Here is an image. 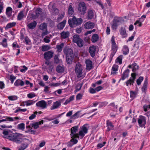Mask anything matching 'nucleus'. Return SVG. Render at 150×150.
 <instances>
[{"mask_svg": "<svg viewBox=\"0 0 150 150\" xmlns=\"http://www.w3.org/2000/svg\"><path fill=\"white\" fill-rule=\"evenodd\" d=\"M83 20L81 18H77L73 16L72 18H69L68 21V23L70 26L74 28L75 26H79L81 24Z\"/></svg>", "mask_w": 150, "mask_h": 150, "instance_id": "1", "label": "nucleus"}, {"mask_svg": "<svg viewBox=\"0 0 150 150\" xmlns=\"http://www.w3.org/2000/svg\"><path fill=\"white\" fill-rule=\"evenodd\" d=\"M21 135L22 134L18 133H13L8 136L6 138L17 143L20 144L21 143L22 140L21 138Z\"/></svg>", "mask_w": 150, "mask_h": 150, "instance_id": "2", "label": "nucleus"}, {"mask_svg": "<svg viewBox=\"0 0 150 150\" xmlns=\"http://www.w3.org/2000/svg\"><path fill=\"white\" fill-rule=\"evenodd\" d=\"M82 70L81 64L79 63L78 62L76 64L75 68V71L77 74V77L80 78L81 77Z\"/></svg>", "mask_w": 150, "mask_h": 150, "instance_id": "3", "label": "nucleus"}, {"mask_svg": "<svg viewBox=\"0 0 150 150\" xmlns=\"http://www.w3.org/2000/svg\"><path fill=\"white\" fill-rule=\"evenodd\" d=\"M39 28L40 30L43 31L41 34L42 37L43 38L45 35H47L48 34L47 30V26L46 23H44L41 24L39 26Z\"/></svg>", "mask_w": 150, "mask_h": 150, "instance_id": "4", "label": "nucleus"}, {"mask_svg": "<svg viewBox=\"0 0 150 150\" xmlns=\"http://www.w3.org/2000/svg\"><path fill=\"white\" fill-rule=\"evenodd\" d=\"M78 126H74L71 129V133L70 135L73 138H79V134H76V132L77 131L78 129Z\"/></svg>", "mask_w": 150, "mask_h": 150, "instance_id": "5", "label": "nucleus"}, {"mask_svg": "<svg viewBox=\"0 0 150 150\" xmlns=\"http://www.w3.org/2000/svg\"><path fill=\"white\" fill-rule=\"evenodd\" d=\"M88 129L86 126V125H83L80 128V130L79 132V136L83 138L85 136V134L88 133Z\"/></svg>", "mask_w": 150, "mask_h": 150, "instance_id": "6", "label": "nucleus"}, {"mask_svg": "<svg viewBox=\"0 0 150 150\" xmlns=\"http://www.w3.org/2000/svg\"><path fill=\"white\" fill-rule=\"evenodd\" d=\"M136 74L135 73H133L131 74V77L128 80L125 82L127 86H128L129 85H133L134 82V80L136 79Z\"/></svg>", "mask_w": 150, "mask_h": 150, "instance_id": "7", "label": "nucleus"}, {"mask_svg": "<svg viewBox=\"0 0 150 150\" xmlns=\"http://www.w3.org/2000/svg\"><path fill=\"white\" fill-rule=\"evenodd\" d=\"M86 10V4L84 2H81L79 4L78 10L82 14H84L85 13V11Z\"/></svg>", "mask_w": 150, "mask_h": 150, "instance_id": "8", "label": "nucleus"}, {"mask_svg": "<svg viewBox=\"0 0 150 150\" xmlns=\"http://www.w3.org/2000/svg\"><path fill=\"white\" fill-rule=\"evenodd\" d=\"M138 121L139 126L140 127H143L145 126L146 124V118L144 116L140 115Z\"/></svg>", "mask_w": 150, "mask_h": 150, "instance_id": "9", "label": "nucleus"}, {"mask_svg": "<svg viewBox=\"0 0 150 150\" xmlns=\"http://www.w3.org/2000/svg\"><path fill=\"white\" fill-rule=\"evenodd\" d=\"M47 105L46 102L44 100L39 101L36 103V105L37 106L41 107L42 109L46 108Z\"/></svg>", "mask_w": 150, "mask_h": 150, "instance_id": "10", "label": "nucleus"}, {"mask_svg": "<svg viewBox=\"0 0 150 150\" xmlns=\"http://www.w3.org/2000/svg\"><path fill=\"white\" fill-rule=\"evenodd\" d=\"M96 50V47L94 45L91 46L89 48V52L90 53L91 56L93 57L95 56Z\"/></svg>", "mask_w": 150, "mask_h": 150, "instance_id": "11", "label": "nucleus"}, {"mask_svg": "<svg viewBox=\"0 0 150 150\" xmlns=\"http://www.w3.org/2000/svg\"><path fill=\"white\" fill-rule=\"evenodd\" d=\"M54 53L51 51H48L45 52L43 55L44 58L46 60L50 59L52 57Z\"/></svg>", "mask_w": 150, "mask_h": 150, "instance_id": "12", "label": "nucleus"}, {"mask_svg": "<svg viewBox=\"0 0 150 150\" xmlns=\"http://www.w3.org/2000/svg\"><path fill=\"white\" fill-rule=\"evenodd\" d=\"M64 52L66 55L67 57L74 56L72 50L70 48H65L64 49Z\"/></svg>", "mask_w": 150, "mask_h": 150, "instance_id": "13", "label": "nucleus"}, {"mask_svg": "<svg viewBox=\"0 0 150 150\" xmlns=\"http://www.w3.org/2000/svg\"><path fill=\"white\" fill-rule=\"evenodd\" d=\"M43 123V121L42 120L41 121L36 122L35 123H31V128H33L35 129H37L39 127V125Z\"/></svg>", "mask_w": 150, "mask_h": 150, "instance_id": "14", "label": "nucleus"}, {"mask_svg": "<svg viewBox=\"0 0 150 150\" xmlns=\"http://www.w3.org/2000/svg\"><path fill=\"white\" fill-rule=\"evenodd\" d=\"M106 127H107V131L109 132L114 129V125L109 120H108L106 121Z\"/></svg>", "mask_w": 150, "mask_h": 150, "instance_id": "15", "label": "nucleus"}, {"mask_svg": "<svg viewBox=\"0 0 150 150\" xmlns=\"http://www.w3.org/2000/svg\"><path fill=\"white\" fill-rule=\"evenodd\" d=\"M111 42L112 44V51L117 52V46L114 40V36H112V38Z\"/></svg>", "mask_w": 150, "mask_h": 150, "instance_id": "16", "label": "nucleus"}, {"mask_svg": "<svg viewBox=\"0 0 150 150\" xmlns=\"http://www.w3.org/2000/svg\"><path fill=\"white\" fill-rule=\"evenodd\" d=\"M94 26V23L90 21L87 22L84 25V28L86 29L93 28Z\"/></svg>", "mask_w": 150, "mask_h": 150, "instance_id": "17", "label": "nucleus"}, {"mask_svg": "<svg viewBox=\"0 0 150 150\" xmlns=\"http://www.w3.org/2000/svg\"><path fill=\"white\" fill-rule=\"evenodd\" d=\"M119 31L120 34L122 35V38H124L127 37V35L126 33L125 27H121V29L119 30Z\"/></svg>", "mask_w": 150, "mask_h": 150, "instance_id": "18", "label": "nucleus"}, {"mask_svg": "<svg viewBox=\"0 0 150 150\" xmlns=\"http://www.w3.org/2000/svg\"><path fill=\"white\" fill-rule=\"evenodd\" d=\"M21 142L24 140H27V142L26 143H28V144H30L31 143L32 139H29L28 136L22 134V135L21 136Z\"/></svg>", "mask_w": 150, "mask_h": 150, "instance_id": "19", "label": "nucleus"}, {"mask_svg": "<svg viewBox=\"0 0 150 150\" xmlns=\"http://www.w3.org/2000/svg\"><path fill=\"white\" fill-rule=\"evenodd\" d=\"M128 67L130 68H132V71L133 72H135L138 69L139 66L137 65L136 63L134 62L132 65H129L128 66Z\"/></svg>", "mask_w": 150, "mask_h": 150, "instance_id": "20", "label": "nucleus"}, {"mask_svg": "<svg viewBox=\"0 0 150 150\" xmlns=\"http://www.w3.org/2000/svg\"><path fill=\"white\" fill-rule=\"evenodd\" d=\"M129 69H127L125 70L123 72L122 74V76L120 79V80H124L126 78L128 77L129 76Z\"/></svg>", "mask_w": 150, "mask_h": 150, "instance_id": "21", "label": "nucleus"}, {"mask_svg": "<svg viewBox=\"0 0 150 150\" xmlns=\"http://www.w3.org/2000/svg\"><path fill=\"white\" fill-rule=\"evenodd\" d=\"M74 12V8L72 6L69 4V6L67 12L68 13V16L71 17V16L73 15Z\"/></svg>", "mask_w": 150, "mask_h": 150, "instance_id": "22", "label": "nucleus"}, {"mask_svg": "<svg viewBox=\"0 0 150 150\" xmlns=\"http://www.w3.org/2000/svg\"><path fill=\"white\" fill-rule=\"evenodd\" d=\"M86 69L87 70H90L92 68V62L89 59L87 60L86 61Z\"/></svg>", "mask_w": 150, "mask_h": 150, "instance_id": "23", "label": "nucleus"}, {"mask_svg": "<svg viewBox=\"0 0 150 150\" xmlns=\"http://www.w3.org/2000/svg\"><path fill=\"white\" fill-rule=\"evenodd\" d=\"M148 83L147 79L146 78L144 80L143 86L142 88V91L143 92L145 93L146 91Z\"/></svg>", "mask_w": 150, "mask_h": 150, "instance_id": "24", "label": "nucleus"}, {"mask_svg": "<svg viewBox=\"0 0 150 150\" xmlns=\"http://www.w3.org/2000/svg\"><path fill=\"white\" fill-rule=\"evenodd\" d=\"M37 23L36 21H34L33 22H31L27 25V26L29 29L31 30L33 29L36 26Z\"/></svg>", "mask_w": 150, "mask_h": 150, "instance_id": "25", "label": "nucleus"}, {"mask_svg": "<svg viewBox=\"0 0 150 150\" xmlns=\"http://www.w3.org/2000/svg\"><path fill=\"white\" fill-rule=\"evenodd\" d=\"M60 105V103L58 101L54 102L53 105L51 106L50 109L51 110H53L57 109Z\"/></svg>", "mask_w": 150, "mask_h": 150, "instance_id": "26", "label": "nucleus"}, {"mask_svg": "<svg viewBox=\"0 0 150 150\" xmlns=\"http://www.w3.org/2000/svg\"><path fill=\"white\" fill-rule=\"evenodd\" d=\"M24 84V83L23 81L19 79L17 80L14 83V85L16 86H23Z\"/></svg>", "mask_w": 150, "mask_h": 150, "instance_id": "27", "label": "nucleus"}, {"mask_svg": "<svg viewBox=\"0 0 150 150\" xmlns=\"http://www.w3.org/2000/svg\"><path fill=\"white\" fill-rule=\"evenodd\" d=\"M129 48L127 46L125 45L123 46L122 51L123 54L125 55L128 54L129 53Z\"/></svg>", "mask_w": 150, "mask_h": 150, "instance_id": "28", "label": "nucleus"}, {"mask_svg": "<svg viewBox=\"0 0 150 150\" xmlns=\"http://www.w3.org/2000/svg\"><path fill=\"white\" fill-rule=\"evenodd\" d=\"M99 38L97 34H95L92 35L91 38V41L92 42L95 43L98 41Z\"/></svg>", "mask_w": 150, "mask_h": 150, "instance_id": "29", "label": "nucleus"}, {"mask_svg": "<svg viewBox=\"0 0 150 150\" xmlns=\"http://www.w3.org/2000/svg\"><path fill=\"white\" fill-rule=\"evenodd\" d=\"M66 22V20H64L62 21L59 23L57 26L58 29L60 30L63 29L65 26Z\"/></svg>", "mask_w": 150, "mask_h": 150, "instance_id": "30", "label": "nucleus"}, {"mask_svg": "<svg viewBox=\"0 0 150 150\" xmlns=\"http://www.w3.org/2000/svg\"><path fill=\"white\" fill-rule=\"evenodd\" d=\"M69 35V33L68 31H63L60 33L61 38L63 39H66L68 38Z\"/></svg>", "mask_w": 150, "mask_h": 150, "instance_id": "31", "label": "nucleus"}, {"mask_svg": "<svg viewBox=\"0 0 150 150\" xmlns=\"http://www.w3.org/2000/svg\"><path fill=\"white\" fill-rule=\"evenodd\" d=\"M56 71L59 73H63L64 71V68L63 66L58 65L56 67Z\"/></svg>", "mask_w": 150, "mask_h": 150, "instance_id": "32", "label": "nucleus"}, {"mask_svg": "<svg viewBox=\"0 0 150 150\" xmlns=\"http://www.w3.org/2000/svg\"><path fill=\"white\" fill-rule=\"evenodd\" d=\"M26 16L24 14V11H21L19 13L17 16V19L18 20L21 21Z\"/></svg>", "mask_w": 150, "mask_h": 150, "instance_id": "33", "label": "nucleus"}, {"mask_svg": "<svg viewBox=\"0 0 150 150\" xmlns=\"http://www.w3.org/2000/svg\"><path fill=\"white\" fill-rule=\"evenodd\" d=\"M119 22L117 20L114 19L113 21V23L112 25V28L114 29H116L118 26V23Z\"/></svg>", "mask_w": 150, "mask_h": 150, "instance_id": "34", "label": "nucleus"}, {"mask_svg": "<svg viewBox=\"0 0 150 150\" xmlns=\"http://www.w3.org/2000/svg\"><path fill=\"white\" fill-rule=\"evenodd\" d=\"M12 12V9L11 7H8L6 8V13L8 17L11 16Z\"/></svg>", "mask_w": 150, "mask_h": 150, "instance_id": "35", "label": "nucleus"}, {"mask_svg": "<svg viewBox=\"0 0 150 150\" xmlns=\"http://www.w3.org/2000/svg\"><path fill=\"white\" fill-rule=\"evenodd\" d=\"M94 16V13L93 11L91 10H88V18L91 19L93 18Z\"/></svg>", "mask_w": 150, "mask_h": 150, "instance_id": "36", "label": "nucleus"}, {"mask_svg": "<svg viewBox=\"0 0 150 150\" xmlns=\"http://www.w3.org/2000/svg\"><path fill=\"white\" fill-rule=\"evenodd\" d=\"M16 24L15 22L10 23L7 24L5 28L6 29H8L12 27L15 26Z\"/></svg>", "mask_w": 150, "mask_h": 150, "instance_id": "37", "label": "nucleus"}, {"mask_svg": "<svg viewBox=\"0 0 150 150\" xmlns=\"http://www.w3.org/2000/svg\"><path fill=\"white\" fill-rule=\"evenodd\" d=\"M74 56H69L67 57V64H71L73 61Z\"/></svg>", "mask_w": 150, "mask_h": 150, "instance_id": "38", "label": "nucleus"}, {"mask_svg": "<svg viewBox=\"0 0 150 150\" xmlns=\"http://www.w3.org/2000/svg\"><path fill=\"white\" fill-rule=\"evenodd\" d=\"M79 37V36L78 35H75L73 37V40L74 42L76 43L78 41L81 40Z\"/></svg>", "mask_w": 150, "mask_h": 150, "instance_id": "39", "label": "nucleus"}, {"mask_svg": "<svg viewBox=\"0 0 150 150\" xmlns=\"http://www.w3.org/2000/svg\"><path fill=\"white\" fill-rule=\"evenodd\" d=\"M54 67V65L52 64L48 66H46V68L47 70V72L50 74H51L52 71V70Z\"/></svg>", "mask_w": 150, "mask_h": 150, "instance_id": "40", "label": "nucleus"}, {"mask_svg": "<svg viewBox=\"0 0 150 150\" xmlns=\"http://www.w3.org/2000/svg\"><path fill=\"white\" fill-rule=\"evenodd\" d=\"M7 40L6 38H4L2 41L0 42V45H1L4 47H7Z\"/></svg>", "mask_w": 150, "mask_h": 150, "instance_id": "41", "label": "nucleus"}, {"mask_svg": "<svg viewBox=\"0 0 150 150\" xmlns=\"http://www.w3.org/2000/svg\"><path fill=\"white\" fill-rule=\"evenodd\" d=\"M74 96H70L69 99H67L65 101V102L64 103V105H67L71 101H72L74 99Z\"/></svg>", "mask_w": 150, "mask_h": 150, "instance_id": "42", "label": "nucleus"}, {"mask_svg": "<svg viewBox=\"0 0 150 150\" xmlns=\"http://www.w3.org/2000/svg\"><path fill=\"white\" fill-rule=\"evenodd\" d=\"M83 84L81 83H78L76 86V89L75 90V92H77L79 91L82 86Z\"/></svg>", "mask_w": 150, "mask_h": 150, "instance_id": "43", "label": "nucleus"}, {"mask_svg": "<svg viewBox=\"0 0 150 150\" xmlns=\"http://www.w3.org/2000/svg\"><path fill=\"white\" fill-rule=\"evenodd\" d=\"M35 101H34L33 100H29L27 101H25L24 103L26 106H28L31 105H32L34 104Z\"/></svg>", "mask_w": 150, "mask_h": 150, "instance_id": "44", "label": "nucleus"}, {"mask_svg": "<svg viewBox=\"0 0 150 150\" xmlns=\"http://www.w3.org/2000/svg\"><path fill=\"white\" fill-rule=\"evenodd\" d=\"M64 46V44L63 43L57 46V48L58 52H60L62 51V48Z\"/></svg>", "mask_w": 150, "mask_h": 150, "instance_id": "45", "label": "nucleus"}, {"mask_svg": "<svg viewBox=\"0 0 150 150\" xmlns=\"http://www.w3.org/2000/svg\"><path fill=\"white\" fill-rule=\"evenodd\" d=\"M122 55H120L116 59V62L119 63L120 64H122Z\"/></svg>", "mask_w": 150, "mask_h": 150, "instance_id": "46", "label": "nucleus"}, {"mask_svg": "<svg viewBox=\"0 0 150 150\" xmlns=\"http://www.w3.org/2000/svg\"><path fill=\"white\" fill-rule=\"evenodd\" d=\"M8 99L11 101H14L18 99V97L16 96H8Z\"/></svg>", "mask_w": 150, "mask_h": 150, "instance_id": "47", "label": "nucleus"}, {"mask_svg": "<svg viewBox=\"0 0 150 150\" xmlns=\"http://www.w3.org/2000/svg\"><path fill=\"white\" fill-rule=\"evenodd\" d=\"M18 129L20 130H23L25 129V124L21 123L17 125Z\"/></svg>", "mask_w": 150, "mask_h": 150, "instance_id": "48", "label": "nucleus"}, {"mask_svg": "<svg viewBox=\"0 0 150 150\" xmlns=\"http://www.w3.org/2000/svg\"><path fill=\"white\" fill-rule=\"evenodd\" d=\"M42 13V9L40 8H38L36 11V14L37 16L40 15Z\"/></svg>", "mask_w": 150, "mask_h": 150, "instance_id": "49", "label": "nucleus"}, {"mask_svg": "<svg viewBox=\"0 0 150 150\" xmlns=\"http://www.w3.org/2000/svg\"><path fill=\"white\" fill-rule=\"evenodd\" d=\"M144 78L142 76H140L137 80L136 82L138 86L141 84Z\"/></svg>", "mask_w": 150, "mask_h": 150, "instance_id": "50", "label": "nucleus"}, {"mask_svg": "<svg viewBox=\"0 0 150 150\" xmlns=\"http://www.w3.org/2000/svg\"><path fill=\"white\" fill-rule=\"evenodd\" d=\"M59 55L58 54L56 55L54 57V63L57 64L59 62Z\"/></svg>", "mask_w": 150, "mask_h": 150, "instance_id": "51", "label": "nucleus"}, {"mask_svg": "<svg viewBox=\"0 0 150 150\" xmlns=\"http://www.w3.org/2000/svg\"><path fill=\"white\" fill-rule=\"evenodd\" d=\"M75 43H76L77 45L80 47H83V41L82 39L78 41V42H76Z\"/></svg>", "mask_w": 150, "mask_h": 150, "instance_id": "52", "label": "nucleus"}, {"mask_svg": "<svg viewBox=\"0 0 150 150\" xmlns=\"http://www.w3.org/2000/svg\"><path fill=\"white\" fill-rule=\"evenodd\" d=\"M29 144L28 143H23L21 144L20 147L25 150L28 147Z\"/></svg>", "mask_w": 150, "mask_h": 150, "instance_id": "53", "label": "nucleus"}, {"mask_svg": "<svg viewBox=\"0 0 150 150\" xmlns=\"http://www.w3.org/2000/svg\"><path fill=\"white\" fill-rule=\"evenodd\" d=\"M118 66L117 64L113 65L112 68V70L113 71H117L118 70Z\"/></svg>", "mask_w": 150, "mask_h": 150, "instance_id": "54", "label": "nucleus"}, {"mask_svg": "<svg viewBox=\"0 0 150 150\" xmlns=\"http://www.w3.org/2000/svg\"><path fill=\"white\" fill-rule=\"evenodd\" d=\"M24 42L27 45H30L31 43L30 40L27 37L25 38Z\"/></svg>", "mask_w": 150, "mask_h": 150, "instance_id": "55", "label": "nucleus"}, {"mask_svg": "<svg viewBox=\"0 0 150 150\" xmlns=\"http://www.w3.org/2000/svg\"><path fill=\"white\" fill-rule=\"evenodd\" d=\"M38 112L37 111L35 112L34 113L32 114L29 117V119L30 120H32L34 119L36 117V115L37 114Z\"/></svg>", "mask_w": 150, "mask_h": 150, "instance_id": "56", "label": "nucleus"}, {"mask_svg": "<svg viewBox=\"0 0 150 150\" xmlns=\"http://www.w3.org/2000/svg\"><path fill=\"white\" fill-rule=\"evenodd\" d=\"M143 107L144 111H147L150 109V105H144Z\"/></svg>", "mask_w": 150, "mask_h": 150, "instance_id": "57", "label": "nucleus"}, {"mask_svg": "<svg viewBox=\"0 0 150 150\" xmlns=\"http://www.w3.org/2000/svg\"><path fill=\"white\" fill-rule=\"evenodd\" d=\"M136 93L135 92L133 91H130V96L131 98H134L136 97Z\"/></svg>", "mask_w": 150, "mask_h": 150, "instance_id": "58", "label": "nucleus"}, {"mask_svg": "<svg viewBox=\"0 0 150 150\" xmlns=\"http://www.w3.org/2000/svg\"><path fill=\"white\" fill-rule=\"evenodd\" d=\"M71 139L70 140L74 145L77 143L78 141L77 139H75L76 138H73L72 136H71Z\"/></svg>", "mask_w": 150, "mask_h": 150, "instance_id": "59", "label": "nucleus"}, {"mask_svg": "<svg viewBox=\"0 0 150 150\" xmlns=\"http://www.w3.org/2000/svg\"><path fill=\"white\" fill-rule=\"evenodd\" d=\"M106 142H103V144L99 143L97 145V147L98 149H100L105 144H106Z\"/></svg>", "mask_w": 150, "mask_h": 150, "instance_id": "60", "label": "nucleus"}, {"mask_svg": "<svg viewBox=\"0 0 150 150\" xmlns=\"http://www.w3.org/2000/svg\"><path fill=\"white\" fill-rule=\"evenodd\" d=\"M79 113V112H78L75 113L71 116V118L73 119H75L78 118V117H79V115H78Z\"/></svg>", "mask_w": 150, "mask_h": 150, "instance_id": "61", "label": "nucleus"}, {"mask_svg": "<svg viewBox=\"0 0 150 150\" xmlns=\"http://www.w3.org/2000/svg\"><path fill=\"white\" fill-rule=\"evenodd\" d=\"M35 95L34 93H29L27 94L28 97L30 98H32L35 97Z\"/></svg>", "mask_w": 150, "mask_h": 150, "instance_id": "62", "label": "nucleus"}, {"mask_svg": "<svg viewBox=\"0 0 150 150\" xmlns=\"http://www.w3.org/2000/svg\"><path fill=\"white\" fill-rule=\"evenodd\" d=\"M49 47L47 45H44L42 47V50L43 51H45L49 50Z\"/></svg>", "mask_w": 150, "mask_h": 150, "instance_id": "63", "label": "nucleus"}, {"mask_svg": "<svg viewBox=\"0 0 150 150\" xmlns=\"http://www.w3.org/2000/svg\"><path fill=\"white\" fill-rule=\"evenodd\" d=\"M82 95L80 93L78 94L76 96V100H79L82 99Z\"/></svg>", "mask_w": 150, "mask_h": 150, "instance_id": "64", "label": "nucleus"}]
</instances>
